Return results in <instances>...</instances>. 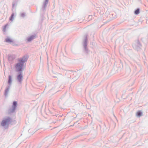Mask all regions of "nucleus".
I'll use <instances>...</instances> for the list:
<instances>
[{
    "mask_svg": "<svg viewBox=\"0 0 148 148\" xmlns=\"http://www.w3.org/2000/svg\"><path fill=\"white\" fill-rule=\"evenodd\" d=\"M17 79L19 83L21 84L23 79L22 72H19L18 73V74L17 76Z\"/></svg>",
    "mask_w": 148,
    "mask_h": 148,
    "instance_id": "5",
    "label": "nucleus"
},
{
    "mask_svg": "<svg viewBox=\"0 0 148 148\" xmlns=\"http://www.w3.org/2000/svg\"><path fill=\"white\" fill-rule=\"evenodd\" d=\"M27 56H25L21 59L18 60V62L15 66V67L17 72H22L23 70V67L24 63L27 61Z\"/></svg>",
    "mask_w": 148,
    "mask_h": 148,
    "instance_id": "1",
    "label": "nucleus"
},
{
    "mask_svg": "<svg viewBox=\"0 0 148 148\" xmlns=\"http://www.w3.org/2000/svg\"><path fill=\"white\" fill-rule=\"evenodd\" d=\"M16 4L13 3L12 4V7L14 8V7L16 6Z\"/></svg>",
    "mask_w": 148,
    "mask_h": 148,
    "instance_id": "19",
    "label": "nucleus"
},
{
    "mask_svg": "<svg viewBox=\"0 0 148 148\" xmlns=\"http://www.w3.org/2000/svg\"><path fill=\"white\" fill-rule=\"evenodd\" d=\"M6 25H5V27H4L3 29L4 31H5V28H6Z\"/></svg>",
    "mask_w": 148,
    "mask_h": 148,
    "instance_id": "21",
    "label": "nucleus"
},
{
    "mask_svg": "<svg viewBox=\"0 0 148 148\" xmlns=\"http://www.w3.org/2000/svg\"><path fill=\"white\" fill-rule=\"evenodd\" d=\"M87 36H86L84 41L83 46L85 51L86 53H88L89 52V51L87 47Z\"/></svg>",
    "mask_w": 148,
    "mask_h": 148,
    "instance_id": "3",
    "label": "nucleus"
},
{
    "mask_svg": "<svg viewBox=\"0 0 148 148\" xmlns=\"http://www.w3.org/2000/svg\"><path fill=\"white\" fill-rule=\"evenodd\" d=\"M36 35H32L27 38V40L29 42H30L36 38Z\"/></svg>",
    "mask_w": 148,
    "mask_h": 148,
    "instance_id": "8",
    "label": "nucleus"
},
{
    "mask_svg": "<svg viewBox=\"0 0 148 148\" xmlns=\"http://www.w3.org/2000/svg\"><path fill=\"white\" fill-rule=\"evenodd\" d=\"M2 120H12V119L9 116H7L3 118Z\"/></svg>",
    "mask_w": 148,
    "mask_h": 148,
    "instance_id": "16",
    "label": "nucleus"
},
{
    "mask_svg": "<svg viewBox=\"0 0 148 148\" xmlns=\"http://www.w3.org/2000/svg\"><path fill=\"white\" fill-rule=\"evenodd\" d=\"M10 87V85L8 86L7 87L5 90L4 95L5 97H6L8 96V92L9 91Z\"/></svg>",
    "mask_w": 148,
    "mask_h": 148,
    "instance_id": "7",
    "label": "nucleus"
},
{
    "mask_svg": "<svg viewBox=\"0 0 148 148\" xmlns=\"http://www.w3.org/2000/svg\"><path fill=\"white\" fill-rule=\"evenodd\" d=\"M12 78L11 77L10 75H9L8 76V83L9 85L11 86V84L12 83Z\"/></svg>",
    "mask_w": 148,
    "mask_h": 148,
    "instance_id": "12",
    "label": "nucleus"
},
{
    "mask_svg": "<svg viewBox=\"0 0 148 148\" xmlns=\"http://www.w3.org/2000/svg\"><path fill=\"white\" fill-rule=\"evenodd\" d=\"M132 46L134 48L138 50L140 48L141 45L139 42L138 41L136 43L133 44Z\"/></svg>",
    "mask_w": 148,
    "mask_h": 148,
    "instance_id": "4",
    "label": "nucleus"
},
{
    "mask_svg": "<svg viewBox=\"0 0 148 148\" xmlns=\"http://www.w3.org/2000/svg\"><path fill=\"white\" fill-rule=\"evenodd\" d=\"M142 113L141 111H138L136 113V116L137 117H140L142 115Z\"/></svg>",
    "mask_w": 148,
    "mask_h": 148,
    "instance_id": "13",
    "label": "nucleus"
},
{
    "mask_svg": "<svg viewBox=\"0 0 148 148\" xmlns=\"http://www.w3.org/2000/svg\"><path fill=\"white\" fill-rule=\"evenodd\" d=\"M14 13H12L10 17V21H13L14 19Z\"/></svg>",
    "mask_w": 148,
    "mask_h": 148,
    "instance_id": "15",
    "label": "nucleus"
},
{
    "mask_svg": "<svg viewBox=\"0 0 148 148\" xmlns=\"http://www.w3.org/2000/svg\"><path fill=\"white\" fill-rule=\"evenodd\" d=\"M5 41L7 42L10 43H11L13 42V40L9 38H7L5 39Z\"/></svg>",
    "mask_w": 148,
    "mask_h": 148,
    "instance_id": "11",
    "label": "nucleus"
},
{
    "mask_svg": "<svg viewBox=\"0 0 148 148\" xmlns=\"http://www.w3.org/2000/svg\"><path fill=\"white\" fill-rule=\"evenodd\" d=\"M48 2V0H45V1L44 2L42 7V10H45Z\"/></svg>",
    "mask_w": 148,
    "mask_h": 148,
    "instance_id": "10",
    "label": "nucleus"
},
{
    "mask_svg": "<svg viewBox=\"0 0 148 148\" xmlns=\"http://www.w3.org/2000/svg\"><path fill=\"white\" fill-rule=\"evenodd\" d=\"M16 58V56L14 55H9L8 57V59L9 61H12L14 60Z\"/></svg>",
    "mask_w": 148,
    "mask_h": 148,
    "instance_id": "6",
    "label": "nucleus"
},
{
    "mask_svg": "<svg viewBox=\"0 0 148 148\" xmlns=\"http://www.w3.org/2000/svg\"><path fill=\"white\" fill-rule=\"evenodd\" d=\"M3 121L1 123V125L2 126H4L5 125H6V121Z\"/></svg>",
    "mask_w": 148,
    "mask_h": 148,
    "instance_id": "17",
    "label": "nucleus"
},
{
    "mask_svg": "<svg viewBox=\"0 0 148 148\" xmlns=\"http://www.w3.org/2000/svg\"><path fill=\"white\" fill-rule=\"evenodd\" d=\"M92 17V16L89 15V16H88V18L90 20V19H91Z\"/></svg>",
    "mask_w": 148,
    "mask_h": 148,
    "instance_id": "20",
    "label": "nucleus"
},
{
    "mask_svg": "<svg viewBox=\"0 0 148 148\" xmlns=\"http://www.w3.org/2000/svg\"><path fill=\"white\" fill-rule=\"evenodd\" d=\"M140 12V9L139 8H138L134 11V14L136 15L138 14Z\"/></svg>",
    "mask_w": 148,
    "mask_h": 148,
    "instance_id": "14",
    "label": "nucleus"
},
{
    "mask_svg": "<svg viewBox=\"0 0 148 148\" xmlns=\"http://www.w3.org/2000/svg\"><path fill=\"white\" fill-rule=\"evenodd\" d=\"M17 105L16 101H14L11 107L9 108L8 110V114H10L15 112V110Z\"/></svg>",
    "mask_w": 148,
    "mask_h": 148,
    "instance_id": "2",
    "label": "nucleus"
},
{
    "mask_svg": "<svg viewBox=\"0 0 148 148\" xmlns=\"http://www.w3.org/2000/svg\"><path fill=\"white\" fill-rule=\"evenodd\" d=\"M89 116H90V115H89Z\"/></svg>",
    "mask_w": 148,
    "mask_h": 148,
    "instance_id": "22",
    "label": "nucleus"
},
{
    "mask_svg": "<svg viewBox=\"0 0 148 148\" xmlns=\"http://www.w3.org/2000/svg\"><path fill=\"white\" fill-rule=\"evenodd\" d=\"M21 16L22 17H24L25 16V13H21Z\"/></svg>",
    "mask_w": 148,
    "mask_h": 148,
    "instance_id": "18",
    "label": "nucleus"
},
{
    "mask_svg": "<svg viewBox=\"0 0 148 148\" xmlns=\"http://www.w3.org/2000/svg\"><path fill=\"white\" fill-rule=\"evenodd\" d=\"M48 2V0H45V1L44 2L42 7V10H45Z\"/></svg>",
    "mask_w": 148,
    "mask_h": 148,
    "instance_id": "9",
    "label": "nucleus"
}]
</instances>
